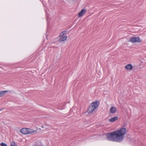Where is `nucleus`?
<instances>
[{"label":"nucleus","instance_id":"14","mask_svg":"<svg viewBox=\"0 0 146 146\" xmlns=\"http://www.w3.org/2000/svg\"><path fill=\"white\" fill-rule=\"evenodd\" d=\"M17 144H16L15 143V142H14L13 143H11V146H16Z\"/></svg>","mask_w":146,"mask_h":146},{"label":"nucleus","instance_id":"6","mask_svg":"<svg viewBox=\"0 0 146 146\" xmlns=\"http://www.w3.org/2000/svg\"><path fill=\"white\" fill-rule=\"evenodd\" d=\"M125 68L127 70H131L133 68V66L131 64H129L126 65L125 66Z\"/></svg>","mask_w":146,"mask_h":146},{"label":"nucleus","instance_id":"10","mask_svg":"<svg viewBox=\"0 0 146 146\" xmlns=\"http://www.w3.org/2000/svg\"><path fill=\"white\" fill-rule=\"evenodd\" d=\"M7 92V91H0V97H1Z\"/></svg>","mask_w":146,"mask_h":146},{"label":"nucleus","instance_id":"9","mask_svg":"<svg viewBox=\"0 0 146 146\" xmlns=\"http://www.w3.org/2000/svg\"><path fill=\"white\" fill-rule=\"evenodd\" d=\"M67 38V37L66 36H63L59 38V41L60 42L64 41L66 40Z\"/></svg>","mask_w":146,"mask_h":146},{"label":"nucleus","instance_id":"4","mask_svg":"<svg viewBox=\"0 0 146 146\" xmlns=\"http://www.w3.org/2000/svg\"><path fill=\"white\" fill-rule=\"evenodd\" d=\"M86 11V9H82L81 11L79 13L78 17H82L85 13Z\"/></svg>","mask_w":146,"mask_h":146},{"label":"nucleus","instance_id":"11","mask_svg":"<svg viewBox=\"0 0 146 146\" xmlns=\"http://www.w3.org/2000/svg\"><path fill=\"white\" fill-rule=\"evenodd\" d=\"M34 132V130L33 129L28 128V134Z\"/></svg>","mask_w":146,"mask_h":146},{"label":"nucleus","instance_id":"16","mask_svg":"<svg viewBox=\"0 0 146 146\" xmlns=\"http://www.w3.org/2000/svg\"><path fill=\"white\" fill-rule=\"evenodd\" d=\"M62 34H63V35H64V34H65L66 33V31H63L62 32Z\"/></svg>","mask_w":146,"mask_h":146},{"label":"nucleus","instance_id":"5","mask_svg":"<svg viewBox=\"0 0 146 146\" xmlns=\"http://www.w3.org/2000/svg\"><path fill=\"white\" fill-rule=\"evenodd\" d=\"M28 128H23L21 130V132L24 134H28Z\"/></svg>","mask_w":146,"mask_h":146},{"label":"nucleus","instance_id":"8","mask_svg":"<svg viewBox=\"0 0 146 146\" xmlns=\"http://www.w3.org/2000/svg\"><path fill=\"white\" fill-rule=\"evenodd\" d=\"M110 112L113 114L115 113L116 111V108L114 107H112L110 109Z\"/></svg>","mask_w":146,"mask_h":146},{"label":"nucleus","instance_id":"15","mask_svg":"<svg viewBox=\"0 0 146 146\" xmlns=\"http://www.w3.org/2000/svg\"><path fill=\"white\" fill-rule=\"evenodd\" d=\"M64 35L63 34H62V33L61 32L60 34L59 35V37H62V36H63Z\"/></svg>","mask_w":146,"mask_h":146},{"label":"nucleus","instance_id":"7","mask_svg":"<svg viewBox=\"0 0 146 146\" xmlns=\"http://www.w3.org/2000/svg\"><path fill=\"white\" fill-rule=\"evenodd\" d=\"M118 119V117L117 116H115V117H112L110 119H109V120L110 122H113L117 120Z\"/></svg>","mask_w":146,"mask_h":146},{"label":"nucleus","instance_id":"2","mask_svg":"<svg viewBox=\"0 0 146 146\" xmlns=\"http://www.w3.org/2000/svg\"><path fill=\"white\" fill-rule=\"evenodd\" d=\"M99 104L100 103L98 101H96L92 102L88 107L87 112L89 113H92L98 107Z\"/></svg>","mask_w":146,"mask_h":146},{"label":"nucleus","instance_id":"12","mask_svg":"<svg viewBox=\"0 0 146 146\" xmlns=\"http://www.w3.org/2000/svg\"><path fill=\"white\" fill-rule=\"evenodd\" d=\"M45 12H46V20H47V21H48V19H49V17H48V14L47 13L46 11H45Z\"/></svg>","mask_w":146,"mask_h":146},{"label":"nucleus","instance_id":"3","mask_svg":"<svg viewBox=\"0 0 146 146\" xmlns=\"http://www.w3.org/2000/svg\"><path fill=\"white\" fill-rule=\"evenodd\" d=\"M129 41L132 43H138L140 42H141V40L139 37H136L135 36H133L130 38Z\"/></svg>","mask_w":146,"mask_h":146},{"label":"nucleus","instance_id":"1","mask_svg":"<svg viewBox=\"0 0 146 146\" xmlns=\"http://www.w3.org/2000/svg\"><path fill=\"white\" fill-rule=\"evenodd\" d=\"M126 133V128H121L119 130L107 133L106 135V137L108 141L120 142L123 140L124 135Z\"/></svg>","mask_w":146,"mask_h":146},{"label":"nucleus","instance_id":"13","mask_svg":"<svg viewBox=\"0 0 146 146\" xmlns=\"http://www.w3.org/2000/svg\"><path fill=\"white\" fill-rule=\"evenodd\" d=\"M1 146H7V145L4 143H2L1 144Z\"/></svg>","mask_w":146,"mask_h":146},{"label":"nucleus","instance_id":"17","mask_svg":"<svg viewBox=\"0 0 146 146\" xmlns=\"http://www.w3.org/2000/svg\"><path fill=\"white\" fill-rule=\"evenodd\" d=\"M3 109L2 108H1L0 109V111L2 110H3Z\"/></svg>","mask_w":146,"mask_h":146}]
</instances>
